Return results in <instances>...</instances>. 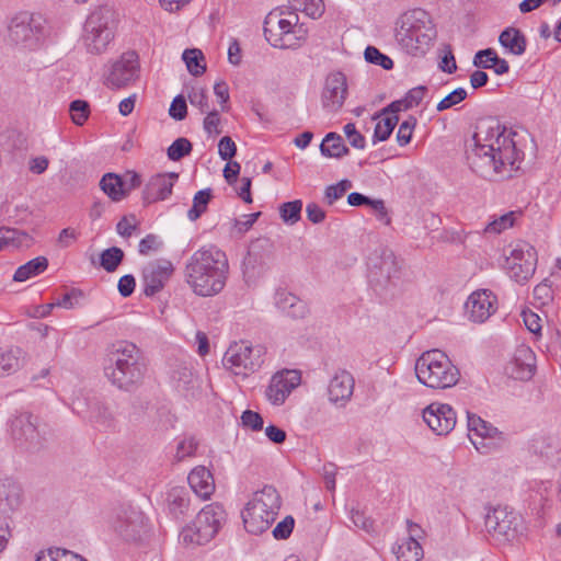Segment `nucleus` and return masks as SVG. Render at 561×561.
Masks as SVG:
<instances>
[{
  "label": "nucleus",
  "mask_w": 561,
  "mask_h": 561,
  "mask_svg": "<svg viewBox=\"0 0 561 561\" xmlns=\"http://www.w3.org/2000/svg\"><path fill=\"white\" fill-rule=\"evenodd\" d=\"M526 135L507 129L493 118L481 119L466 141L469 168L485 180L511 178L524 159Z\"/></svg>",
  "instance_id": "f257e3e1"
},
{
  "label": "nucleus",
  "mask_w": 561,
  "mask_h": 561,
  "mask_svg": "<svg viewBox=\"0 0 561 561\" xmlns=\"http://www.w3.org/2000/svg\"><path fill=\"white\" fill-rule=\"evenodd\" d=\"M228 273L229 262L226 253L213 244L195 251L184 268L186 283L202 297L219 294L226 285Z\"/></svg>",
  "instance_id": "f03ea898"
},
{
  "label": "nucleus",
  "mask_w": 561,
  "mask_h": 561,
  "mask_svg": "<svg viewBox=\"0 0 561 561\" xmlns=\"http://www.w3.org/2000/svg\"><path fill=\"white\" fill-rule=\"evenodd\" d=\"M108 360L110 365L104 370L114 386L131 391L141 385L147 367L136 344L127 341L113 344Z\"/></svg>",
  "instance_id": "7ed1b4c3"
},
{
  "label": "nucleus",
  "mask_w": 561,
  "mask_h": 561,
  "mask_svg": "<svg viewBox=\"0 0 561 561\" xmlns=\"http://www.w3.org/2000/svg\"><path fill=\"white\" fill-rule=\"evenodd\" d=\"M396 41L413 56L424 55L436 37L431 15L423 9H413L400 15L396 23Z\"/></svg>",
  "instance_id": "20e7f679"
},
{
  "label": "nucleus",
  "mask_w": 561,
  "mask_h": 561,
  "mask_svg": "<svg viewBox=\"0 0 561 561\" xmlns=\"http://www.w3.org/2000/svg\"><path fill=\"white\" fill-rule=\"evenodd\" d=\"M119 16L111 5L94 9L87 18L82 41L87 51L92 55L104 54L114 41Z\"/></svg>",
  "instance_id": "39448f33"
},
{
  "label": "nucleus",
  "mask_w": 561,
  "mask_h": 561,
  "mask_svg": "<svg viewBox=\"0 0 561 561\" xmlns=\"http://www.w3.org/2000/svg\"><path fill=\"white\" fill-rule=\"evenodd\" d=\"M415 375L421 383L433 389H446L459 380V370L439 350L424 352L415 363Z\"/></svg>",
  "instance_id": "423d86ee"
},
{
  "label": "nucleus",
  "mask_w": 561,
  "mask_h": 561,
  "mask_svg": "<svg viewBox=\"0 0 561 561\" xmlns=\"http://www.w3.org/2000/svg\"><path fill=\"white\" fill-rule=\"evenodd\" d=\"M280 496L272 485H265L254 493L242 512V520L248 533L261 535L276 519L280 510Z\"/></svg>",
  "instance_id": "0eeeda50"
},
{
  "label": "nucleus",
  "mask_w": 561,
  "mask_h": 561,
  "mask_svg": "<svg viewBox=\"0 0 561 561\" xmlns=\"http://www.w3.org/2000/svg\"><path fill=\"white\" fill-rule=\"evenodd\" d=\"M265 348L251 345L245 341L234 342L226 351L222 364L233 375L248 377L256 371L264 362Z\"/></svg>",
  "instance_id": "6e6552de"
},
{
  "label": "nucleus",
  "mask_w": 561,
  "mask_h": 561,
  "mask_svg": "<svg viewBox=\"0 0 561 561\" xmlns=\"http://www.w3.org/2000/svg\"><path fill=\"white\" fill-rule=\"evenodd\" d=\"M367 266L369 284L379 295L399 278L401 268L393 251L388 248H380L371 253Z\"/></svg>",
  "instance_id": "1a4fd4ad"
},
{
  "label": "nucleus",
  "mask_w": 561,
  "mask_h": 561,
  "mask_svg": "<svg viewBox=\"0 0 561 561\" xmlns=\"http://www.w3.org/2000/svg\"><path fill=\"white\" fill-rule=\"evenodd\" d=\"M140 75V62L135 50L123 53L107 64L103 75V84L111 90H119L134 84Z\"/></svg>",
  "instance_id": "9d476101"
},
{
  "label": "nucleus",
  "mask_w": 561,
  "mask_h": 561,
  "mask_svg": "<svg viewBox=\"0 0 561 561\" xmlns=\"http://www.w3.org/2000/svg\"><path fill=\"white\" fill-rule=\"evenodd\" d=\"M11 435L21 448L28 451L39 450L45 442L47 428L39 419L32 413L24 412L12 420Z\"/></svg>",
  "instance_id": "9b49d317"
},
{
  "label": "nucleus",
  "mask_w": 561,
  "mask_h": 561,
  "mask_svg": "<svg viewBox=\"0 0 561 561\" xmlns=\"http://www.w3.org/2000/svg\"><path fill=\"white\" fill-rule=\"evenodd\" d=\"M486 531L500 543L515 540L523 533V518L506 507H495L485 516Z\"/></svg>",
  "instance_id": "f8f14e48"
},
{
  "label": "nucleus",
  "mask_w": 561,
  "mask_h": 561,
  "mask_svg": "<svg viewBox=\"0 0 561 561\" xmlns=\"http://www.w3.org/2000/svg\"><path fill=\"white\" fill-rule=\"evenodd\" d=\"M536 265L537 253L531 244L520 241L510 247L504 267L515 282L528 280L534 275Z\"/></svg>",
  "instance_id": "ddd939ff"
},
{
  "label": "nucleus",
  "mask_w": 561,
  "mask_h": 561,
  "mask_svg": "<svg viewBox=\"0 0 561 561\" xmlns=\"http://www.w3.org/2000/svg\"><path fill=\"white\" fill-rule=\"evenodd\" d=\"M283 11L270 12L264 21V35L266 39L275 47L295 48L296 42L290 38V32L298 23V15L289 13V18L282 16Z\"/></svg>",
  "instance_id": "4468645a"
},
{
  "label": "nucleus",
  "mask_w": 561,
  "mask_h": 561,
  "mask_svg": "<svg viewBox=\"0 0 561 561\" xmlns=\"http://www.w3.org/2000/svg\"><path fill=\"white\" fill-rule=\"evenodd\" d=\"M43 26L41 16L27 12L16 14L9 25V37L15 44L24 47H34L42 35Z\"/></svg>",
  "instance_id": "2eb2a0df"
},
{
  "label": "nucleus",
  "mask_w": 561,
  "mask_h": 561,
  "mask_svg": "<svg viewBox=\"0 0 561 561\" xmlns=\"http://www.w3.org/2000/svg\"><path fill=\"white\" fill-rule=\"evenodd\" d=\"M115 531L127 541H137L147 531L145 515L138 508H121L114 523Z\"/></svg>",
  "instance_id": "dca6fc26"
},
{
  "label": "nucleus",
  "mask_w": 561,
  "mask_h": 561,
  "mask_svg": "<svg viewBox=\"0 0 561 561\" xmlns=\"http://www.w3.org/2000/svg\"><path fill=\"white\" fill-rule=\"evenodd\" d=\"M497 298L490 289L473 291L465 304L469 319L476 323H483L496 311Z\"/></svg>",
  "instance_id": "f3484780"
},
{
  "label": "nucleus",
  "mask_w": 561,
  "mask_h": 561,
  "mask_svg": "<svg viewBox=\"0 0 561 561\" xmlns=\"http://www.w3.org/2000/svg\"><path fill=\"white\" fill-rule=\"evenodd\" d=\"M173 271V265L168 260L148 263L142 270L144 294L151 297L162 290Z\"/></svg>",
  "instance_id": "a211bd4d"
},
{
  "label": "nucleus",
  "mask_w": 561,
  "mask_h": 561,
  "mask_svg": "<svg viewBox=\"0 0 561 561\" xmlns=\"http://www.w3.org/2000/svg\"><path fill=\"white\" fill-rule=\"evenodd\" d=\"M423 420L437 435H447L454 430L457 416L449 404L435 402L424 409Z\"/></svg>",
  "instance_id": "6ab92c4d"
},
{
  "label": "nucleus",
  "mask_w": 561,
  "mask_h": 561,
  "mask_svg": "<svg viewBox=\"0 0 561 561\" xmlns=\"http://www.w3.org/2000/svg\"><path fill=\"white\" fill-rule=\"evenodd\" d=\"M347 95V82L343 72L336 71L330 73L324 83L321 100L322 105L330 112L339 111Z\"/></svg>",
  "instance_id": "aec40b11"
},
{
  "label": "nucleus",
  "mask_w": 561,
  "mask_h": 561,
  "mask_svg": "<svg viewBox=\"0 0 561 561\" xmlns=\"http://www.w3.org/2000/svg\"><path fill=\"white\" fill-rule=\"evenodd\" d=\"M299 382L300 376L295 370L277 373L272 377L266 388L265 396L272 404L279 405L284 403L291 390L295 389Z\"/></svg>",
  "instance_id": "412c9836"
},
{
  "label": "nucleus",
  "mask_w": 561,
  "mask_h": 561,
  "mask_svg": "<svg viewBox=\"0 0 561 561\" xmlns=\"http://www.w3.org/2000/svg\"><path fill=\"white\" fill-rule=\"evenodd\" d=\"M179 174L175 172L159 173L152 175L142 191V199L146 204H152L167 199L171 194Z\"/></svg>",
  "instance_id": "4be33fe9"
},
{
  "label": "nucleus",
  "mask_w": 561,
  "mask_h": 561,
  "mask_svg": "<svg viewBox=\"0 0 561 561\" xmlns=\"http://www.w3.org/2000/svg\"><path fill=\"white\" fill-rule=\"evenodd\" d=\"M354 386L355 380L350 371L345 369L336 371L328 388L330 401L333 403L340 402L341 404L346 403L353 394Z\"/></svg>",
  "instance_id": "5701e85b"
},
{
  "label": "nucleus",
  "mask_w": 561,
  "mask_h": 561,
  "mask_svg": "<svg viewBox=\"0 0 561 561\" xmlns=\"http://www.w3.org/2000/svg\"><path fill=\"white\" fill-rule=\"evenodd\" d=\"M536 370V356L528 346H519L511 363V375L515 379L528 380Z\"/></svg>",
  "instance_id": "b1692460"
},
{
  "label": "nucleus",
  "mask_w": 561,
  "mask_h": 561,
  "mask_svg": "<svg viewBox=\"0 0 561 561\" xmlns=\"http://www.w3.org/2000/svg\"><path fill=\"white\" fill-rule=\"evenodd\" d=\"M21 503V489L12 480H0V520L7 519Z\"/></svg>",
  "instance_id": "393cba45"
},
{
  "label": "nucleus",
  "mask_w": 561,
  "mask_h": 561,
  "mask_svg": "<svg viewBox=\"0 0 561 561\" xmlns=\"http://www.w3.org/2000/svg\"><path fill=\"white\" fill-rule=\"evenodd\" d=\"M188 484L196 495L208 499L215 491L211 472L204 466L195 467L187 477Z\"/></svg>",
  "instance_id": "a878e982"
},
{
  "label": "nucleus",
  "mask_w": 561,
  "mask_h": 561,
  "mask_svg": "<svg viewBox=\"0 0 561 561\" xmlns=\"http://www.w3.org/2000/svg\"><path fill=\"white\" fill-rule=\"evenodd\" d=\"M226 519V512L220 504H209L202 508L195 517L197 525L215 537Z\"/></svg>",
  "instance_id": "bb28decb"
},
{
  "label": "nucleus",
  "mask_w": 561,
  "mask_h": 561,
  "mask_svg": "<svg viewBox=\"0 0 561 561\" xmlns=\"http://www.w3.org/2000/svg\"><path fill=\"white\" fill-rule=\"evenodd\" d=\"M211 539H214V537L210 533L204 530L203 526L197 525L195 519L180 533V542L187 548L206 545Z\"/></svg>",
  "instance_id": "cd10ccee"
},
{
  "label": "nucleus",
  "mask_w": 561,
  "mask_h": 561,
  "mask_svg": "<svg viewBox=\"0 0 561 561\" xmlns=\"http://www.w3.org/2000/svg\"><path fill=\"white\" fill-rule=\"evenodd\" d=\"M172 382L178 391L188 394L196 386V377L187 363L178 364L171 374Z\"/></svg>",
  "instance_id": "c85d7f7f"
},
{
  "label": "nucleus",
  "mask_w": 561,
  "mask_h": 561,
  "mask_svg": "<svg viewBox=\"0 0 561 561\" xmlns=\"http://www.w3.org/2000/svg\"><path fill=\"white\" fill-rule=\"evenodd\" d=\"M500 44L510 53L520 56L525 53L527 41L523 32L515 27L505 28L499 36Z\"/></svg>",
  "instance_id": "c756f323"
},
{
  "label": "nucleus",
  "mask_w": 561,
  "mask_h": 561,
  "mask_svg": "<svg viewBox=\"0 0 561 561\" xmlns=\"http://www.w3.org/2000/svg\"><path fill=\"white\" fill-rule=\"evenodd\" d=\"M412 536L414 535L412 534ZM392 552L398 561H421L424 556L421 543L414 537H408L393 546Z\"/></svg>",
  "instance_id": "7c9ffc66"
},
{
  "label": "nucleus",
  "mask_w": 561,
  "mask_h": 561,
  "mask_svg": "<svg viewBox=\"0 0 561 561\" xmlns=\"http://www.w3.org/2000/svg\"><path fill=\"white\" fill-rule=\"evenodd\" d=\"M32 242V237L24 231L9 227H0V251L9 247L28 248Z\"/></svg>",
  "instance_id": "2f4dec72"
},
{
  "label": "nucleus",
  "mask_w": 561,
  "mask_h": 561,
  "mask_svg": "<svg viewBox=\"0 0 561 561\" xmlns=\"http://www.w3.org/2000/svg\"><path fill=\"white\" fill-rule=\"evenodd\" d=\"M168 508L174 518L184 517L190 511L188 493L181 488L172 489L168 494Z\"/></svg>",
  "instance_id": "473e14b6"
},
{
  "label": "nucleus",
  "mask_w": 561,
  "mask_h": 561,
  "mask_svg": "<svg viewBox=\"0 0 561 561\" xmlns=\"http://www.w3.org/2000/svg\"><path fill=\"white\" fill-rule=\"evenodd\" d=\"M321 154L328 158L340 159L350 153V149L345 146L341 135L329 133L320 144Z\"/></svg>",
  "instance_id": "72a5a7b5"
},
{
  "label": "nucleus",
  "mask_w": 561,
  "mask_h": 561,
  "mask_svg": "<svg viewBox=\"0 0 561 561\" xmlns=\"http://www.w3.org/2000/svg\"><path fill=\"white\" fill-rule=\"evenodd\" d=\"M89 420L103 427H111L114 423V414L103 402L93 399L89 402L85 411Z\"/></svg>",
  "instance_id": "f704fd0d"
},
{
  "label": "nucleus",
  "mask_w": 561,
  "mask_h": 561,
  "mask_svg": "<svg viewBox=\"0 0 561 561\" xmlns=\"http://www.w3.org/2000/svg\"><path fill=\"white\" fill-rule=\"evenodd\" d=\"M22 360L23 351L20 347L0 348V377L19 370Z\"/></svg>",
  "instance_id": "c9c22d12"
},
{
  "label": "nucleus",
  "mask_w": 561,
  "mask_h": 561,
  "mask_svg": "<svg viewBox=\"0 0 561 561\" xmlns=\"http://www.w3.org/2000/svg\"><path fill=\"white\" fill-rule=\"evenodd\" d=\"M48 267V260L45 256H37L18 267L13 275L14 282H25L32 277L41 275Z\"/></svg>",
  "instance_id": "e433bc0d"
},
{
  "label": "nucleus",
  "mask_w": 561,
  "mask_h": 561,
  "mask_svg": "<svg viewBox=\"0 0 561 561\" xmlns=\"http://www.w3.org/2000/svg\"><path fill=\"white\" fill-rule=\"evenodd\" d=\"M102 191L114 202H119L126 197V188L122 176L115 173H106L100 181Z\"/></svg>",
  "instance_id": "4c0bfd02"
},
{
  "label": "nucleus",
  "mask_w": 561,
  "mask_h": 561,
  "mask_svg": "<svg viewBox=\"0 0 561 561\" xmlns=\"http://www.w3.org/2000/svg\"><path fill=\"white\" fill-rule=\"evenodd\" d=\"M213 198V190L204 188L198 191L193 197V205L187 211V218L196 221L206 210Z\"/></svg>",
  "instance_id": "58836bf2"
},
{
  "label": "nucleus",
  "mask_w": 561,
  "mask_h": 561,
  "mask_svg": "<svg viewBox=\"0 0 561 561\" xmlns=\"http://www.w3.org/2000/svg\"><path fill=\"white\" fill-rule=\"evenodd\" d=\"M481 57H489V59H493L491 68L496 75H504L508 72V62L505 59L500 58L493 48H485L477 51L473 58L474 67H485V65L481 62Z\"/></svg>",
  "instance_id": "ea45409f"
},
{
  "label": "nucleus",
  "mask_w": 561,
  "mask_h": 561,
  "mask_svg": "<svg viewBox=\"0 0 561 561\" xmlns=\"http://www.w3.org/2000/svg\"><path fill=\"white\" fill-rule=\"evenodd\" d=\"M467 425L470 432H474L476 435L480 436L482 439L493 438L499 434L497 428L476 414H467Z\"/></svg>",
  "instance_id": "a19ab883"
},
{
  "label": "nucleus",
  "mask_w": 561,
  "mask_h": 561,
  "mask_svg": "<svg viewBox=\"0 0 561 561\" xmlns=\"http://www.w3.org/2000/svg\"><path fill=\"white\" fill-rule=\"evenodd\" d=\"M294 11L304 12L306 15L318 19L324 13L323 0H288Z\"/></svg>",
  "instance_id": "79ce46f5"
},
{
  "label": "nucleus",
  "mask_w": 561,
  "mask_h": 561,
  "mask_svg": "<svg viewBox=\"0 0 561 561\" xmlns=\"http://www.w3.org/2000/svg\"><path fill=\"white\" fill-rule=\"evenodd\" d=\"M398 122V115H385L380 118L375 126L373 142L376 144L377 141L387 140L392 134Z\"/></svg>",
  "instance_id": "37998d69"
},
{
  "label": "nucleus",
  "mask_w": 561,
  "mask_h": 561,
  "mask_svg": "<svg viewBox=\"0 0 561 561\" xmlns=\"http://www.w3.org/2000/svg\"><path fill=\"white\" fill-rule=\"evenodd\" d=\"M182 58L185 61L186 68L191 75L197 77L206 71V66L203 64L204 55L199 49H185Z\"/></svg>",
  "instance_id": "c03bdc74"
},
{
  "label": "nucleus",
  "mask_w": 561,
  "mask_h": 561,
  "mask_svg": "<svg viewBox=\"0 0 561 561\" xmlns=\"http://www.w3.org/2000/svg\"><path fill=\"white\" fill-rule=\"evenodd\" d=\"M279 216L282 220L289 226L297 224L301 218L302 202L295 199L291 202L283 203L279 208Z\"/></svg>",
  "instance_id": "a18cd8bd"
},
{
  "label": "nucleus",
  "mask_w": 561,
  "mask_h": 561,
  "mask_svg": "<svg viewBox=\"0 0 561 561\" xmlns=\"http://www.w3.org/2000/svg\"><path fill=\"white\" fill-rule=\"evenodd\" d=\"M124 259V252L117 247L104 250L100 255V265L108 273L116 271Z\"/></svg>",
  "instance_id": "49530a36"
},
{
  "label": "nucleus",
  "mask_w": 561,
  "mask_h": 561,
  "mask_svg": "<svg viewBox=\"0 0 561 561\" xmlns=\"http://www.w3.org/2000/svg\"><path fill=\"white\" fill-rule=\"evenodd\" d=\"M193 149L192 142L184 137L175 139L167 150L168 158L172 161H179L188 156Z\"/></svg>",
  "instance_id": "de8ad7c7"
},
{
  "label": "nucleus",
  "mask_w": 561,
  "mask_h": 561,
  "mask_svg": "<svg viewBox=\"0 0 561 561\" xmlns=\"http://www.w3.org/2000/svg\"><path fill=\"white\" fill-rule=\"evenodd\" d=\"M514 220H515L514 211L503 214V215L494 218L492 221H490L486 225V227L484 228V232L492 233V234H499L502 231L513 227Z\"/></svg>",
  "instance_id": "09e8293b"
},
{
  "label": "nucleus",
  "mask_w": 561,
  "mask_h": 561,
  "mask_svg": "<svg viewBox=\"0 0 561 561\" xmlns=\"http://www.w3.org/2000/svg\"><path fill=\"white\" fill-rule=\"evenodd\" d=\"M364 57L367 62L380 66L385 70H390L393 68L392 59L374 46L366 47Z\"/></svg>",
  "instance_id": "8fccbe9b"
},
{
  "label": "nucleus",
  "mask_w": 561,
  "mask_h": 561,
  "mask_svg": "<svg viewBox=\"0 0 561 561\" xmlns=\"http://www.w3.org/2000/svg\"><path fill=\"white\" fill-rule=\"evenodd\" d=\"M69 111L72 122L78 126L83 125L89 117V104L85 101H72L70 103Z\"/></svg>",
  "instance_id": "3c124183"
},
{
  "label": "nucleus",
  "mask_w": 561,
  "mask_h": 561,
  "mask_svg": "<svg viewBox=\"0 0 561 561\" xmlns=\"http://www.w3.org/2000/svg\"><path fill=\"white\" fill-rule=\"evenodd\" d=\"M468 93L463 88H457L447 94L436 106L438 112L446 111L460 102H462L467 98Z\"/></svg>",
  "instance_id": "603ef678"
},
{
  "label": "nucleus",
  "mask_w": 561,
  "mask_h": 561,
  "mask_svg": "<svg viewBox=\"0 0 561 561\" xmlns=\"http://www.w3.org/2000/svg\"><path fill=\"white\" fill-rule=\"evenodd\" d=\"M352 187L350 180H342L334 185H330L325 188L324 197L329 205H332L335 201L340 199L347 190Z\"/></svg>",
  "instance_id": "864d4df0"
},
{
  "label": "nucleus",
  "mask_w": 561,
  "mask_h": 561,
  "mask_svg": "<svg viewBox=\"0 0 561 561\" xmlns=\"http://www.w3.org/2000/svg\"><path fill=\"white\" fill-rule=\"evenodd\" d=\"M416 125V118L410 116L402 122L397 133V141L400 146H405L411 141L413 129Z\"/></svg>",
  "instance_id": "5fc2aeb1"
},
{
  "label": "nucleus",
  "mask_w": 561,
  "mask_h": 561,
  "mask_svg": "<svg viewBox=\"0 0 561 561\" xmlns=\"http://www.w3.org/2000/svg\"><path fill=\"white\" fill-rule=\"evenodd\" d=\"M295 527V519L291 515H287L283 520H280L272 534L273 537L277 540H285L289 538Z\"/></svg>",
  "instance_id": "6e6d98bb"
},
{
  "label": "nucleus",
  "mask_w": 561,
  "mask_h": 561,
  "mask_svg": "<svg viewBox=\"0 0 561 561\" xmlns=\"http://www.w3.org/2000/svg\"><path fill=\"white\" fill-rule=\"evenodd\" d=\"M237 153L236 142L229 136H224L218 142V154L225 161H230Z\"/></svg>",
  "instance_id": "4d7b16f0"
},
{
  "label": "nucleus",
  "mask_w": 561,
  "mask_h": 561,
  "mask_svg": "<svg viewBox=\"0 0 561 561\" xmlns=\"http://www.w3.org/2000/svg\"><path fill=\"white\" fill-rule=\"evenodd\" d=\"M170 116L175 121H183L187 115V105L183 95H176L169 108Z\"/></svg>",
  "instance_id": "13d9d810"
},
{
  "label": "nucleus",
  "mask_w": 561,
  "mask_h": 561,
  "mask_svg": "<svg viewBox=\"0 0 561 561\" xmlns=\"http://www.w3.org/2000/svg\"><path fill=\"white\" fill-rule=\"evenodd\" d=\"M300 298L295 296L291 293H288L284 289L277 290L275 294V305L276 307L285 313L291 306L297 302Z\"/></svg>",
  "instance_id": "bf43d9fd"
},
{
  "label": "nucleus",
  "mask_w": 561,
  "mask_h": 561,
  "mask_svg": "<svg viewBox=\"0 0 561 561\" xmlns=\"http://www.w3.org/2000/svg\"><path fill=\"white\" fill-rule=\"evenodd\" d=\"M241 423L244 427L252 431H261L263 428V417L260 413L252 410H245L242 413Z\"/></svg>",
  "instance_id": "052dcab7"
},
{
  "label": "nucleus",
  "mask_w": 561,
  "mask_h": 561,
  "mask_svg": "<svg viewBox=\"0 0 561 561\" xmlns=\"http://www.w3.org/2000/svg\"><path fill=\"white\" fill-rule=\"evenodd\" d=\"M197 449V442L194 437L184 438L181 440L176 448L175 458L181 461L186 457H191Z\"/></svg>",
  "instance_id": "680f3d73"
},
{
  "label": "nucleus",
  "mask_w": 561,
  "mask_h": 561,
  "mask_svg": "<svg viewBox=\"0 0 561 561\" xmlns=\"http://www.w3.org/2000/svg\"><path fill=\"white\" fill-rule=\"evenodd\" d=\"M162 247V241L156 234H147L140 240L138 251L141 255H148L150 252L158 251Z\"/></svg>",
  "instance_id": "e2e57ef3"
},
{
  "label": "nucleus",
  "mask_w": 561,
  "mask_h": 561,
  "mask_svg": "<svg viewBox=\"0 0 561 561\" xmlns=\"http://www.w3.org/2000/svg\"><path fill=\"white\" fill-rule=\"evenodd\" d=\"M344 134L350 139V144L352 147L356 149H364L365 148V137L357 131L356 126L354 123H347L343 127Z\"/></svg>",
  "instance_id": "0e129e2a"
},
{
  "label": "nucleus",
  "mask_w": 561,
  "mask_h": 561,
  "mask_svg": "<svg viewBox=\"0 0 561 561\" xmlns=\"http://www.w3.org/2000/svg\"><path fill=\"white\" fill-rule=\"evenodd\" d=\"M522 318L529 332L534 333L535 335H540L541 319L537 313L533 312L531 310H524L522 312Z\"/></svg>",
  "instance_id": "69168bd1"
},
{
  "label": "nucleus",
  "mask_w": 561,
  "mask_h": 561,
  "mask_svg": "<svg viewBox=\"0 0 561 561\" xmlns=\"http://www.w3.org/2000/svg\"><path fill=\"white\" fill-rule=\"evenodd\" d=\"M188 100L191 104L198 107L202 113L207 112L209 108L208 98L203 89H193L188 94Z\"/></svg>",
  "instance_id": "338daca9"
},
{
  "label": "nucleus",
  "mask_w": 561,
  "mask_h": 561,
  "mask_svg": "<svg viewBox=\"0 0 561 561\" xmlns=\"http://www.w3.org/2000/svg\"><path fill=\"white\" fill-rule=\"evenodd\" d=\"M426 90L427 89L424 85H419L411 89L403 98V102H405V107L412 108L414 106H417L423 100Z\"/></svg>",
  "instance_id": "774afa93"
}]
</instances>
